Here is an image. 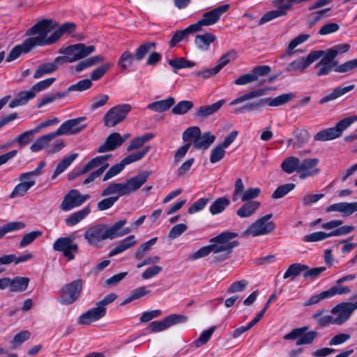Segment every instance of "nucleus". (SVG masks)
<instances>
[{
  "instance_id": "3",
  "label": "nucleus",
  "mask_w": 357,
  "mask_h": 357,
  "mask_svg": "<svg viewBox=\"0 0 357 357\" xmlns=\"http://www.w3.org/2000/svg\"><path fill=\"white\" fill-rule=\"evenodd\" d=\"M54 28L51 20H41L35 24L30 29L26 30L25 36H35L39 34L43 43L45 45H50L56 43L64 33H71L75 29V24L73 22L64 23L58 30L54 31L50 36V33Z\"/></svg>"
},
{
  "instance_id": "19",
  "label": "nucleus",
  "mask_w": 357,
  "mask_h": 357,
  "mask_svg": "<svg viewBox=\"0 0 357 357\" xmlns=\"http://www.w3.org/2000/svg\"><path fill=\"white\" fill-rule=\"evenodd\" d=\"M225 103V100L221 99L211 105L200 106L195 109L194 115L202 120L206 119L218 113Z\"/></svg>"
},
{
  "instance_id": "44",
  "label": "nucleus",
  "mask_w": 357,
  "mask_h": 357,
  "mask_svg": "<svg viewBox=\"0 0 357 357\" xmlns=\"http://www.w3.org/2000/svg\"><path fill=\"white\" fill-rule=\"evenodd\" d=\"M194 103L191 100H181L178 102L172 109V113L176 115H183L192 109Z\"/></svg>"
},
{
  "instance_id": "6",
  "label": "nucleus",
  "mask_w": 357,
  "mask_h": 357,
  "mask_svg": "<svg viewBox=\"0 0 357 357\" xmlns=\"http://www.w3.org/2000/svg\"><path fill=\"white\" fill-rule=\"evenodd\" d=\"M95 50V46H86L83 43L70 45L63 50H59L60 53L65 55L56 57L53 63L58 68L59 65L73 63L82 59L94 52Z\"/></svg>"
},
{
  "instance_id": "2",
  "label": "nucleus",
  "mask_w": 357,
  "mask_h": 357,
  "mask_svg": "<svg viewBox=\"0 0 357 357\" xmlns=\"http://www.w3.org/2000/svg\"><path fill=\"white\" fill-rule=\"evenodd\" d=\"M126 222V219H122L109 227L107 225L91 227L85 231L84 238L91 245L98 247L99 243L102 241L121 237L130 233L131 228H123Z\"/></svg>"
},
{
  "instance_id": "57",
  "label": "nucleus",
  "mask_w": 357,
  "mask_h": 357,
  "mask_svg": "<svg viewBox=\"0 0 357 357\" xmlns=\"http://www.w3.org/2000/svg\"><path fill=\"white\" fill-rule=\"evenodd\" d=\"M225 155V149L220 144L217 145L211 150L210 162L215 163L221 160Z\"/></svg>"
},
{
  "instance_id": "55",
  "label": "nucleus",
  "mask_w": 357,
  "mask_h": 357,
  "mask_svg": "<svg viewBox=\"0 0 357 357\" xmlns=\"http://www.w3.org/2000/svg\"><path fill=\"white\" fill-rule=\"evenodd\" d=\"M310 37L309 34H301L294 38L289 44L287 50V55H291L294 52L293 50L298 45L306 41Z\"/></svg>"
},
{
  "instance_id": "46",
  "label": "nucleus",
  "mask_w": 357,
  "mask_h": 357,
  "mask_svg": "<svg viewBox=\"0 0 357 357\" xmlns=\"http://www.w3.org/2000/svg\"><path fill=\"white\" fill-rule=\"evenodd\" d=\"M157 238H152L149 241L143 243L137 250L135 254L136 260H141L151 249V247L155 243Z\"/></svg>"
},
{
  "instance_id": "50",
  "label": "nucleus",
  "mask_w": 357,
  "mask_h": 357,
  "mask_svg": "<svg viewBox=\"0 0 357 357\" xmlns=\"http://www.w3.org/2000/svg\"><path fill=\"white\" fill-rule=\"evenodd\" d=\"M296 187L294 183H286L282 185H280L276 188V190L273 192L271 195V198L273 199H278L282 198L286 195H287L290 191L294 190Z\"/></svg>"
},
{
  "instance_id": "48",
  "label": "nucleus",
  "mask_w": 357,
  "mask_h": 357,
  "mask_svg": "<svg viewBox=\"0 0 357 357\" xmlns=\"http://www.w3.org/2000/svg\"><path fill=\"white\" fill-rule=\"evenodd\" d=\"M154 137L152 133H146L141 137L133 139L127 148L128 151H131L134 149L142 146L146 142L149 141Z\"/></svg>"
},
{
  "instance_id": "36",
  "label": "nucleus",
  "mask_w": 357,
  "mask_h": 357,
  "mask_svg": "<svg viewBox=\"0 0 357 357\" xmlns=\"http://www.w3.org/2000/svg\"><path fill=\"white\" fill-rule=\"evenodd\" d=\"M266 89H260L250 91L235 98L234 100H233L230 102V105H238L239 103L243 102L248 100L261 97V96H264L266 93Z\"/></svg>"
},
{
  "instance_id": "34",
  "label": "nucleus",
  "mask_w": 357,
  "mask_h": 357,
  "mask_svg": "<svg viewBox=\"0 0 357 357\" xmlns=\"http://www.w3.org/2000/svg\"><path fill=\"white\" fill-rule=\"evenodd\" d=\"M55 132L48 133L38 137L30 146V149L33 152H38L43 149L49 142L56 137Z\"/></svg>"
},
{
  "instance_id": "37",
  "label": "nucleus",
  "mask_w": 357,
  "mask_h": 357,
  "mask_svg": "<svg viewBox=\"0 0 357 357\" xmlns=\"http://www.w3.org/2000/svg\"><path fill=\"white\" fill-rule=\"evenodd\" d=\"M265 105V99L261 98L245 103L241 107L238 108L236 111L241 113L257 112L260 111Z\"/></svg>"
},
{
  "instance_id": "31",
  "label": "nucleus",
  "mask_w": 357,
  "mask_h": 357,
  "mask_svg": "<svg viewBox=\"0 0 357 357\" xmlns=\"http://www.w3.org/2000/svg\"><path fill=\"white\" fill-rule=\"evenodd\" d=\"M295 98V95L292 93H283L274 98H264L265 104L269 107H279L289 102Z\"/></svg>"
},
{
  "instance_id": "33",
  "label": "nucleus",
  "mask_w": 357,
  "mask_h": 357,
  "mask_svg": "<svg viewBox=\"0 0 357 357\" xmlns=\"http://www.w3.org/2000/svg\"><path fill=\"white\" fill-rule=\"evenodd\" d=\"M300 160L295 156L287 158L281 164L282 169L287 173L292 174L294 172L299 173Z\"/></svg>"
},
{
  "instance_id": "42",
  "label": "nucleus",
  "mask_w": 357,
  "mask_h": 357,
  "mask_svg": "<svg viewBox=\"0 0 357 357\" xmlns=\"http://www.w3.org/2000/svg\"><path fill=\"white\" fill-rule=\"evenodd\" d=\"M169 64L174 68V73L177 70L182 68H190L195 66L196 63L194 61H188L183 57H178L169 60Z\"/></svg>"
},
{
  "instance_id": "11",
  "label": "nucleus",
  "mask_w": 357,
  "mask_h": 357,
  "mask_svg": "<svg viewBox=\"0 0 357 357\" xmlns=\"http://www.w3.org/2000/svg\"><path fill=\"white\" fill-rule=\"evenodd\" d=\"M129 104L118 105L109 109L103 117L104 125L106 127H114L122 122L127 114L131 111Z\"/></svg>"
},
{
  "instance_id": "30",
  "label": "nucleus",
  "mask_w": 357,
  "mask_h": 357,
  "mask_svg": "<svg viewBox=\"0 0 357 357\" xmlns=\"http://www.w3.org/2000/svg\"><path fill=\"white\" fill-rule=\"evenodd\" d=\"M91 213V208L86 206L82 209L70 215L65 220L68 226H74L84 220Z\"/></svg>"
},
{
  "instance_id": "17",
  "label": "nucleus",
  "mask_w": 357,
  "mask_h": 357,
  "mask_svg": "<svg viewBox=\"0 0 357 357\" xmlns=\"http://www.w3.org/2000/svg\"><path fill=\"white\" fill-rule=\"evenodd\" d=\"M187 319L188 317L185 315L172 314L166 317L162 321H152L149 325L148 328L151 333H157L162 331L173 325L185 322Z\"/></svg>"
},
{
  "instance_id": "59",
  "label": "nucleus",
  "mask_w": 357,
  "mask_h": 357,
  "mask_svg": "<svg viewBox=\"0 0 357 357\" xmlns=\"http://www.w3.org/2000/svg\"><path fill=\"white\" fill-rule=\"evenodd\" d=\"M329 236V233H326L324 231H316L307 235H305L303 238V241L304 242H317L323 241Z\"/></svg>"
},
{
  "instance_id": "25",
  "label": "nucleus",
  "mask_w": 357,
  "mask_h": 357,
  "mask_svg": "<svg viewBox=\"0 0 357 357\" xmlns=\"http://www.w3.org/2000/svg\"><path fill=\"white\" fill-rule=\"evenodd\" d=\"M261 203L257 201L245 202L237 211L236 214L241 218L252 216L259 208Z\"/></svg>"
},
{
  "instance_id": "28",
  "label": "nucleus",
  "mask_w": 357,
  "mask_h": 357,
  "mask_svg": "<svg viewBox=\"0 0 357 357\" xmlns=\"http://www.w3.org/2000/svg\"><path fill=\"white\" fill-rule=\"evenodd\" d=\"M215 136L210 132L199 135L193 142V146L197 149H207L215 142Z\"/></svg>"
},
{
  "instance_id": "24",
  "label": "nucleus",
  "mask_w": 357,
  "mask_h": 357,
  "mask_svg": "<svg viewBox=\"0 0 357 357\" xmlns=\"http://www.w3.org/2000/svg\"><path fill=\"white\" fill-rule=\"evenodd\" d=\"M357 211V202L347 203L340 202L330 205L326 208V212L338 211L344 216H348Z\"/></svg>"
},
{
  "instance_id": "21",
  "label": "nucleus",
  "mask_w": 357,
  "mask_h": 357,
  "mask_svg": "<svg viewBox=\"0 0 357 357\" xmlns=\"http://www.w3.org/2000/svg\"><path fill=\"white\" fill-rule=\"evenodd\" d=\"M319 160L317 158H306L300 162L299 166V178L305 179L309 176L317 175L319 170L315 167L317 165Z\"/></svg>"
},
{
  "instance_id": "63",
  "label": "nucleus",
  "mask_w": 357,
  "mask_h": 357,
  "mask_svg": "<svg viewBox=\"0 0 357 357\" xmlns=\"http://www.w3.org/2000/svg\"><path fill=\"white\" fill-rule=\"evenodd\" d=\"M261 192V190L259 188H248L241 197V199L242 202L252 201V199L258 197Z\"/></svg>"
},
{
  "instance_id": "32",
  "label": "nucleus",
  "mask_w": 357,
  "mask_h": 357,
  "mask_svg": "<svg viewBox=\"0 0 357 357\" xmlns=\"http://www.w3.org/2000/svg\"><path fill=\"white\" fill-rule=\"evenodd\" d=\"M215 36L211 33H206L203 35L195 36V43L202 50H208L210 45L215 40Z\"/></svg>"
},
{
  "instance_id": "8",
  "label": "nucleus",
  "mask_w": 357,
  "mask_h": 357,
  "mask_svg": "<svg viewBox=\"0 0 357 357\" xmlns=\"http://www.w3.org/2000/svg\"><path fill=\"white\" fill-rule=\"evenodd\" d=\"M357 121V116L346 117L338 121L335 126L324 129L318 132L314 137L315 141H329L340 137L343 132L352 123Z\"/></svg>"
},
{
  "instance_id": "45",
  "label": "nucleus",
  "mask_w": 357,
  "mask_h": 357,
  "mask_svg": "<svg viewBox=\"0 0 357 357\" xmlns=\"http://www.w3.org/2000/svg\"><path fill=\"white\" fill-rule=\"evenodd\" d=\"M36 133H37V131H35V128L25 131L20 135L17 136L13 140V142L18 144V145L21 147L24 146L33 140V135Z\"/></svg>"
},
{
  "instance_id": "29",
  "label": "nucleus",
  "mask_w": 357,
  "mask_h": 357,
  "mask_svg": "<svg viewBox=\"0 0 357 357\" xmlns=\"http://www.w3.org/2000/svg\"><path fill=\"white\" fill-rule=\"evenodd\" d=\"M355 88V84H351L347 86H338L333 90V91L327 96L323 97L319 100V104H324L329 101L334 100L339 97L343 96L347 92L353 90Z\"/></svg>"
},
{
  "instance_id": "60",
  "label": "nucleus",
  "mask_w": 357,
  "mask_h": 357,
  "mask_svg": "<svg viewBox=\"0 0 357 357\" xmlns=\"http://www.w3.org/2000/svg\"><path fill=\"white\" fill-rule=\"evenodd\" d=\"M92 86V82L89 79H84L79 81L77 83L70 85L68 91H83L89 89Z\"/></svg>"
},
{
  "instance_id": "12",
  "label": "nucleus",
  "mask_w": 357,
  "mask_h": 357,
  "mask_svg": "<svg viewBox=\"0 0 357 357\" xmlns=\"http://www.w3.org/2000/svg\"><path fill=\"white\" fill-rule=\"evenodd\" d=\"M82 289L81 280H76L66 284L60 290L59 303L63 305H70L74 303L79 296Z\"/></svg>"
},
{
  "instance_id": "4",
  "label": "nucleus",
  "mask_w": 357,
  "mask_h": 357,
  "mask_svg": "<svg viewBox=\"0 0 357 357\" xmlns=\"http://www.w3.org/2000/svg\"><path fill=\"white\" fill-rule=\"evenodd\" d=\"M237 236V233L225 231L211 239L214 261L221 262L230 257L233 248L239 244L237 241H230Z\"/></svg>"
},
{
  "instance_id": "9",
  "label": "nucleus",
  "mask_w": 357,
  "mask_h": 357,
  "mask_svg": "<svg viewBox=\"0 0 357 357\" xmlns=\"http://www.w3.org/2000/svg\"><path fill=\"white\" fill-rule=\"evenodd\" d=\"M272 217L273 214L269 213L258 219L242 234V236L255 237L273 232L275 229V224L273 221H269Z\"/></svg>"
},
{
  "instance_id": "43",
  "label": "nucleus",
  "mask_w": 357,
  "mask_h": 357,
  "mask_svg": "<svg viewBox=\"0 0 357 357\" xmlns=\"http://www.w3.org/2000/svg\"><path fill=\"white\" fill-rule=\"evenodd\" d=\"M57 67L53 62L45 63L40 65L33 74L35 79H38L45 75L55 72Z\"/></svg>"
},
{
  "instance_id": "40",
  "label": "nucleus",
  "mask_w": 357,
  "mask_h": 357,
  "mask_svg": "<svg viewBox=\"0 0 357 357\" xmlns=\"http://www.w3.org/2000/svg\"><path fill=\"white\" fill-rule=\"evenodd\" d=\"M229 204L230 201L227 197H219L210 206L209 211L213 215L219 214L223 212Z\"/></svg>"
},
{
  "instance_id": "54",
  "label": "nucleus",
  "mask_w": 357,
  "mask_h": 357,
  "mask_svg": "<svg viewBox=\"0 0 357 357\" xmlns=\"http://www.w3.org/2000/svg\"><path fill=\"white\" fill-rule=\"evenodd\" d=\"M43 234L42 231L39 230L32 231L28 234H26L22 238L20 242V247L24 248L31 243H33L37 238L41 236Z\"/></svg>"
},
{
  "instance_id": "39",
  "label": "nucleus",
  "mask_w": 357,
  "mask_h": 357,
  "mask_svg": "<svg viewBox=\"0 0 357 357\" xmlns=\"http://www.w3.org/2000/svg\"><path fill=\"white\" fill-rule=\"evenodd\" d=\"M308 269V266L301 263L292 264L289 266L283 275L284 279L291 278L292 279L299 276L302 272Z\"/></svg>"
},
{
  "instance_id": "47",
  "label": "nucleus",
  "mask_w": 357,
  "mask_h": 357,
  "mask_svg": "<svg viewBox=\"0 0 357 357\" xmlns=\"http://www.w3.org/2000/svg\"><path fill=\"white\" fill-rule=\"evenodd\" d=\"M150 149H151V146H146L144 147L142 150H140L137 152H135V153L128 155L127 157L124 158L122 160V162H123V164L126 166L132 162L138 161V160H141L142 158H144V155L150 151Z\"/></svg>"
},
{
  "instance_id": "49",
  "label": "nucleus",
  "mask_w": 357,
  "mask_h": 357,
  "mask_svg": "<svg viewBox=\"0 0 357 357\" xmlns=\"http://www.w3.org/2000/svg\"><path fill=\"white\" fill-rule=\"evenodd\" d=\"M237 52L234 50H229L223 54L218 61V64L214 67L216 72L218 73L222 68L228 64L231 60L236 58Z\"/></svg>"
},
{
  "instance_id": "16",
  "label": "nucleus",
  "mask_w": 357,
  "mask_h": 357,
  "mask_svg": "<svg viewBox=\"0 0 357 357\" xmlns=\"http://www.w3.org/2000/svg\"><path fill=\"white\" fill-rule=\"evenodd\" d=\"M308 330L307 326H303L295 328L292 330L289 333L286 334L284 337V340H296V345H302V344H310L313 342L314 339L318 336V332L315 331H312L307 333H305Z\"/></svg>"
},
{
  "instance_id": "26",
  "label": "nucleus",
  "mask_w": 357,
  "mask_h": 357,
  "mask_svg": "<svg viewBox=\"0 0 357 357\" xmlns=\"http://www.w3.org/2000/svg\"><path fill=\"white\" fill-rule=\"evenodd\" d=\"M174 104L175 99L173 97H168L166 99L149 104L146 108L155 112H164L170 109Z\"/></svg>"
},
{
  "instance_id": "58",
  "label": "nucleus",
  "mask_w": 357,
  "mask_h": 357,
  "mask_svg": "<svg viewBox=\"0 0 357 357\" xmlns=\"http://www.w3.org/2000/svg\"><path fill=\"white\" fill-rule=\"evenodd\" d=\"M351 287L349 286H342V284H336L329 289L326 290L328 298L337 294H346L350 293Z\"/></svg>"
},
{
  "instance_id": "35",
  "label": "nucleus",
  "mask_w": 357,
  "mask_h": 357,
  "mask_svg": "<svg viewBox=\"0 0 357 357\" xmlns=\"http://www.w3.org/2000/svg\"><path fill=\"white\" fill-rule=\"evenodd\" d=\"M29 279L26 277L10 278L9 289L10 291H23L26 289Z\"/></svg>"
},
{
  "instance_id": "22",
  "label": "nucleus",
  "mask_w": 357,
  "mask_h": 357,
  "mask_svg": "<svg viewBox=\"0 0 357 357\" xmlns=\"http://www.w3.org/2000/svg\"><path fill=\"white\" fill-rule=\"evenodd\" d=\"M81 205L79 192L76 189H72L64 196L60 208L64 211H68Z\"/></svg>"
},
{
  "instance_id": "1",
  "label": "nucleus",
  "mask_w": 357,
  "mask_h": 357,
  "mask_svg": "<svg viewBox=\"0 0 357 357\" xmlns=\"http://www.w3.org/2000/svg\"><path fill=\"white\" fill-rule=\"evenodd\" d=\"M151 174V171H145L130 178L125 183H110L101 192V196L106 197L114 194H117V195L100 201L97 204L98 209L100 211L109 209L120 197L129 195L139 189L146 182Z\"/></svg>"
},
{
  "instance_id": "14",
  "label": "nucleus",
  "mask_w": 357,
  "mask_h": 357,
  "mask_svg": "<svg viewBox=\"0 0 357 357\" xmlns=\"http://www.w3.org/2000/svg\"><path fill=\"white\" fill-rule=\"evenodd\" d=\"M86 119L85 116H81L67 120L54 132L57 137L60 135H77L86 128L87 125L83 123Z\"/></svg>"
},
{
  "instance_id": "53",
  "label": "nucleus",
  "mask_w": 357,
  "mask_h": 357,
  "mask_svg": "<svg viewBox=\"0 0 357 357\" xmlns=\"http://www.w3.org/2000/svg\"><path fill=\"white\" fill-rule=\"evenodd\" d=\"M215 330V326H211L208 330L203 331L199 337L194 342V345L199 348L203 344H206L209 339L211 338V335L214 333Z\"/></svg>"
},
{
  "instance_id": "64",
  "label": "nucleus",
  "mask_w": 357,
  "mask_h": 357,
  "mask_svg": "<svg viewBox=\"0 0 357 357\" xmlns=\"http://www.w3.org/2000/svg\"><path fill=\"white\" fill-rule=\"evenodd\" d=\"M210 198H200L194 202L188 208V213L193 214L202 211L209 202Z\"/></svg>"
},
{
  "instance_id": "20",
  "label": "nucleus",
  "mask_w": 357,
  "mask_h": 357,
  "mask_svg": "<svg viewBox=\"0 0 357 357\" xmlns=\"http://www.w3.org/2000/svg\"><path fill=\"white\" fill-rule=\"evenodd\" d=\"M106 309L100 307L98 305L89 310L79 316L77 323L81 325H90L92 322L101 319L105 315Z\"/></svg>"
},
{
  "instance_id": "56",
  "label": "nucleus",
  "mask_w": 357,
  "mask_h": 357,
  "mask_svg": "<svg viewBox=\"0 0 357 357\" xmlns=\"http://www.w3.org/2000/svg\"><path fill=\"white\" fill-rule=\"evenodd\" d=\"M135 56L130 52L126 51L121 55L118 64L121 68L126 70L132 65Z\"/></svg>"
},
{
  "instance_id": "10",
  "label": "nucleus",
  "mask_w": 357,
  "mask_h": 357,
  "mask_svg": "<svg viewBox=\"0 0 357 357\" xmlns=\"http://www.w3.org/2000/svg\"><path fill=\"white\" fill-rule=\"evenodd\" d=\"M31 37L24 40L22 44L15 45L9 52L6 61L10 62L17 59L22 54H28L36 47L45 46L39 34L30 36Z\"/></svg>"
},
{
  "instance_id": "23",
  "label": "nucleus",
  "mask_w": 357,
  "mask_h": 357,
  "mask_svg": "<svg viewBox=\"0 0 357 357\" xmlns=\"http://www.w3.org/2000/svg\"><path fill=\"white\" fill-rule=\"evenodd\" d=\"M123 144L121 135L119 132H113L110 134L105 139V142L101 144L98 149V153H105L112 151L119 147Z\"/></svg>"
},
{
  "instance_id": "18",
  "label": "nucleus",
  "mask_w": 357,
  "mask_h": 357,
  "mask_svg": "<svg viewBox=\"0 0 357 357\" xmlns=\"http://www.w3.org/2000/svg\"><path fill=\"white\" fill-rule=\"evenodd\" d=\"M229 4L221 5L213 10L204 13L201 18L205 26H208L216 24L220 19V17L228 11Z\"/></svg>"
},
{
  "instance_id": "61",
  "label": "nucleus",
  "mask_w": 357,
  "mask_h": 357,
  "mask_svg": "<svg viewBox=\"0 0 357 357\" xmlns=\"http://www.w3.org/2000/svg\"><path fill=\"white\" fill-rule=\"evenodd\" d=\"M218 73L215 68H203L192 73V75L197 78L208 79L215 76Z\"/></svg>"
},
{
  "instance_id": "41",
  "label": "nucleus",
  "mask_w": 357,
  "mask_h": 357,
  "mask_svg": "<svg viewBox=\"0 0 357 357\" xmlns=\"http://www.w3.org/2000/svg\"><path fill=\"white\" fill-rule=\"evenodd\" d=\"M104 60V57L101 55H97L91 56L85 60L79 61L75 66V71L79 73L82 70L96 65L97 63L102 62Z\"/></svg>"
},
{
  "instance_id": "51",
  "label": "nucleus",
  "mask_w": 357,
  "mask_h": 357,
  "mask_svg": "<svg viewBox=\"0 0 357 357\" xmlns=\"http://www.w3.org/2000/svg\"><path fill=\"white\" fill-rule=\"evenodd\" d=\"M156 46V43L155 42H149L146 43H144L140 45L135 51V58L137 61H141L144 58L146 54L152 49H154Z\"/></svg>"
},
{
  "instance_id": "5",
  "label": "nucleus",
  "mask_w": 357,
  "mask_h": 357,
  "mask_svg": "<svg viewBox=\"0 0 357 357\" xmlns=\"http://www.w3.org/2000/svg\"><path fill=\"white\" fill-rule=\"evenodd\" d=\"M357 308V302L341 303L335 305L331 310V315L320 317L317 322L321 327L330 324L340 325L344 323Z\"/></svg>"
},
{
  "instance_id": "7",
  "label": "nucleus",
  "mask_w": 357,
  "mask_h": 357,
  "mask_svg": "<svg viewBox=\"0 0 357 357\" xmlns=\"http://www.w3.org/2000/svg\"><path fill=\"white\" fill-rule=\"evenodd\" d=\"M350 45L349 44H339L329 48L327 52L322 56V59L315 64L314 68H319L317 75L320 77L328 75L336 66V62H334L335 58L343 53L349 51Z\"/></svg>"
},
{
  "instance_id": "62",
  "label": "nucleus",
  "mask_w": 357,
  "mask_h": 357,
  "mask_svg": "<svg viewBox=\"0 0 357 357\" xmlns=\"http://www.w3.org/2000/svg\"><path fill=\"white\" fill-rule=\"evenodd\" d=\"M30 189V185L20 182L17 184L10 195V198L20 197L24 196Z\"/></svg>"
},
{
  "instance_id": "13",
  "label": "nucleus",
  "mask_w": 357,
  "mask_h": 357,
  "mask_svg": "<svg viewBox=\"0 0 357 357\" xmlns=\"http://www.w3.org/2000/svg\"><path fill=\"white\" fill-rule=\"evenodd\" d=\"M324 54V50L312 51L307 57H301L289 63L286 70L289 73H303L310 64L322 57Z\"/></svg>"
},
{
  "instance_id": "27",
  "label": "nucleus",
  "mask_w": 357,
  "mask_h": 357,
  "mask_svg": "<svg viewBox=\"0 0 357 357\" xmlns=\"http://www.w3.org/2000/svg\"><path fill=\"white\" fill-rule=\"evenodd\" d=\"M135 243L136 241L135 240V236L130 235L118 242L116 247L109 252V257H112L118 254H120L132 247L134 245H135Z\"/></svg>"
},
{
  "instance_id": "38",
  "label": "nucleus",
  "mask_w": 357,
  "mask_h": 357,
  "mask_svg": "<svg viewBox=\"0 0 357 357\" xmlns=\"http://www.w3.org/2000/svg\"><path fill=\"white\" fill-rule=\"evenodd\" d=\"M78 156L77 153L71 154L66 158H64L62 160H61L57 165L52 176V178H56L59 174L63 173L70 165L71 163L77 158Z\"/></svg>"
},
{
  "instance_id": "15",
  "label": "nucleus",
  "mask_w": 357,
  "mask_h": 357,
  "mask_svg": "<svg viewBox=\"0 0 357 357\" xmlns=\"http://www.w3.org/2000/svg\"><path fill=\"white\" fill-rule=\"evenodd\" d=\"M55 251L62 252L63 256L68 261L75 259V254L78 252V245L74 243L73 239L70 237H60L57 238L52 245Z\"/></svg>"
},
{
  "instance_id": "52",
  "label": "nucleus",
  "mask_w": 357,
  "mask_h": 357,
  "mask_svg": "<svg viewBox=\"0 0 357 357\" xmlns=\"http://www.w3.org/2000/svg\"><path fill=\"white\" fill-rule=\"evenodd\" d=\"M294 135L297 139L295 144L297 147H301L302 145L306 144L310 139V133L307 130L304 129H295L293 132Z\"/></svg>"
}]
</instances>
